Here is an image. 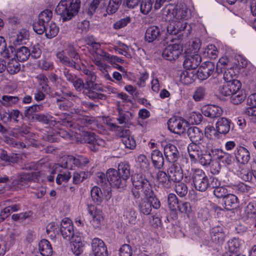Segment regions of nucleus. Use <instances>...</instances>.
I'll return each instance as SVG.
<instances>
[{
	"label": "nucleus",
	"instance_id": "nucleus-1",
	"mask_svg": "<svg viewBox=\"0 0 256 256\" xmlns=\"http://www.w3.org/2000/svg\"><path fill=\"white\" fill-rule=\"evenodd\" d=\"M83 72L86 76L85 82L83 80V94L93 100L106 99V95L100 93L103 92V88L97 82L95 73L88 69H84Z\"/></svg>",
	"mask_w": 256,
	"mask_h": 256
},
{
	"label": "nucleus",
	"instance_id": "nucleus-4",
	"mask_svg": "<svg viewBox=\"0 0 256 256\" xmlns=\"http://www.w3.org/2000/svg\"><path fill=\"white\" fill-rule=\"evenodd\" d=\"M66 50L70 58L64 54V51L59 52L56 54V57L60 62L66 66L73 68L76 70H80L82 60L74 45L72 44H68Z\"/></svg>",
	"mask_w": 256,
	"mask_h": 256
},
{
	"label": "nucleus",
	"instance_id": "nucleus-29",
	"mask_svg": "<svg viewBox=\"0 0 256 256\" xmlns=\"http://www.w3.org/2000/svg\"><path fill=\"white\" fill-rule=\"evenodd\" d=\"M212 240L215 242H221L224 240V233L222 226H217L213 228L210 231Z\"/></svg>",
	"mask_w": 256,
	"mask_h": 256
},
{
	"label": "nucleus",
	"instance_id": "nucleus-30",
	"mask_svg": "<svg viewBox=\"0 0 256 256\" xmlns=\"http://www.w3.org/2000/svg\"><path fill=\"white\" fill-rule=\"evenodd\" d=\"M118 116L116 118L120 124L125 126L128 124L132 116V114L128 111H123L120 108H118Z\"/></svg>",
	"mask_w": 256,
	"mask_h": 256
},
{
	"label": "nucleus",
	"instance_id": "nucleus-50",
	"mask_svg": "<svg viewBox=\"0 0 256 256\" xmlns=\"http://www.w3.org/2000/svg\"><path fill=\"white\" fill-rule=\"evenodd\" d=\"M58 31L59 28L56 24L54 22H51L46 28V36L48 38H52L57 35Z\"/></svg>",
	"mask_w": 256,
	"mask_h": 256
},
{
	"label": "nucleus",
	"instance_id": "nucleus-28",
	"mask_svg": "<svg viewBox=\"0 0 256 256\" xmlns=\"http://www.w3.org/2000/svg\"><path fill=\"white\" fill-rule=\"evenodd\" d=\"M151 158L154 166L158 169H161L164 164V158L162 152L154 150L151 153Z\"/></svg>",
	"mask_w": 256,
	"mask_h": 256
},
{
	"label": "nucleus",
	"instance_id": "nucleus-38",
	"mask_svg": "<svg viewBox=\"0 0 256 256\" xmlns=\"http://www.w3.org/2000/svg\"><path fill=\"white\" fill-rule=\"evenodd\" d=\"M56 104L61 110H68L72 106V102L64 96L57 98Z\"/></svg>",
	"mask_w": 256,
	"mask_h": 256
},
{
	"label": "nucleus",
	"instance_id": "nucleus-8",
	"mask_svg": "<svg viewBox=\"0 0 256 256\" xmlns=\"http://www.w3.org/2000/svg\"><path fill=\"white\" fill-rule=\"evenodd\" d=\"M192 178L195 188L200 192H204L208 188V177L202 170L194 171Z\"/></svg>",
	"mask_w": 256,
	"mask_h": 256
},
{
	"label": "nucleus",
	"instance_id": "nucleus-37",
	"mask_svg": "<svg viewBox=\"0 0 256 256\" xmlns=\"http://www.w3.org/2000/svg\"><path fill=\"white\" fill-rule=\"evenodd\" d=\"M15 55L18 60L24 62L30 56V50L28 48L22 46L15 50Z\"/></svg>",
	"mask_w": 256,
	"mask_h": 256
},
{
	"label": "nucleus",
	"instance_id": "nucleus-15",
	"mask_svg": "<svg viewBox=\"0 0 256 256\" xmlns=\"http://www.w3.org/2000/svg\"><path fill=\"white\" fill-rule=\"evenodd\" d=\"M60 230L64 238L70 241L74 238V226L71 220L68 218H64L62 220Z\"/></svg>",
	"mask_w": 256,
	"mask_h": 256
},
{
	"label": "nucleus",
	"instance_id": "nucleus-35",
	"mask_svg": "<svg viewBox=\"0 0 256 256\" xmlns=\"http://www.w3.org/2000/svg\"><path fill=\"white\" fill-rule=\"evenodd\" d=\"M200 148L198 144H190L188 145V150L192 160L194 162L198 160L202 152V150H200Z\"/></svg>",
	"mask_w": 256,
	"mask_h": 256
},
{
	"label": "nucleus",
	"instance_id": "nucleus-3",
	"mask_svg": "<svg viewBox=\"0 0 256 256\" xmlns=\"http://www.w3.org/2000/svg\"><path fill=\"white\" fill-rule=\"evenodd\" d=\"M80 0H61L56 8V12L61 16L64 21L71 20L80 8Z\"/></svg>",
	"mask_w": 256,
	"mask_h": 256
},
{
	"label": "nucleus",
	"instance_id": "nucleus-32",
	"mask_svg": "<svg viewBox=\"0 0 256 256\" xmlns=\"http://www.w3.org/2000/svg\"><path fill=\"white\" fill-rule=\"evenodd\" d=\"M224 200L225 208L228 210L236 208L238 206V199L234 194H228Z\"/></svg>",
	"mask_w": 256,
	"mask_h": 256
},
{
	"label": "nucleus",
	"instance_id": "nucleus-5",
	"mask_svg": "<svg viewBox=\"0 0 256 256\" xmlns=\"http://www.w3.org/2000/svg\"><path fill=\"white\" fill-rule=\"evenodd\" d=\"M169 21V24L167 26V32L170 35L175 36V38H172V40H182L183 34H180V32L184 30L188 31L186 33V35L190 33L192 26L190 24H188L184 20L172 19Z\"/></svg>",
	"mask_w": 256,
	"mask_h": 256
},
{
	"label": "nucleus",
	"instance_id": "nucleus-57",
	"mask_svg": "<svg viewBox=\"0 0 256 256\" xmlns=\"http://www.w3.org/2000/svg\"><path fill=\"white\" fill-rule=\"evenodd\" d=\"M233 156L227 152H224L222 156H220V161L224 164L225 166H229L233 164L234 162Z\"/></svg>",
	"mask_w": 256,
	"mask_h": 256
},
{
	"label": "nucleus",
	"instance_id": "nucleus-53",
	"mask_svg": "<svg viewBox=\"0 0 256 256\" xmlns=\"http://www.w3.org/2000/svg\"><path fill=\"white\" fill-rule=\"evenodd\" d=\"M138 208L140 212L145 215H148L152 212L151 205L148 200L142 199V201L138 204Z\"/></svg>",
	"mask_w": 256,
	"mask_h": 256
},
{
	"label": "nucleus",
	"instance_id": "nucleus-43",
	"mask_svg": "<svg viewBox=\"0 0 256 256\" xmlns=\"http://www.w3.org/2000/svg\"><path fill=\"white\" fill-rule=\"evenodd\" d=\"M230 96V102L233 104H238L244 100L246 96L245 93L240 89Z\"/></svg>",
	"mask_w": 256,
	"mask_h": 256
},
{
	"label": "nucleus",
	"instance_id": "nucleus-34",
	"mask_svg": "<svg viewBox=\"0 0 256 256\" xmlns=\"http://www.w3.org/2000/svg\"><path fill=\"white\" fill-rule=\"evenodd\" d=\"M39 250L43 256H51L52 249L50 242L46 239L42 240L39 243Z\"/></svg>",
	"mask_w": 256,
	"mask_h": 256
},
{
	"label": "nucleus",
	"instance_id": "nucleus-24",
	"mask_svg": "<svg viewBox=\"0 0 256 256\" xmlns=\"http://www.w3.org/2000/svg\"><path fill=\"white\" fill-rule=\"evenodd\" d=\"M170 182H180L183 178V173L182 168L173 164L168 171Z\"/></svg>",
	"mask_w": 256,
	"mask_h": 256
},
{
	"label": "nucleus",
	"instance_id": "nucleus-55",
	"mask_svg": "<svg viewBox=\"0 0 256 256\" xmlns=\"http://www.w3.org/2000/svg\"><path fill=\"white\" fill-rule=\"evenodd\" d=\"M176 8V6L172 4H169L166 6L162 10L163 14L166 15L168 18L170 17L168 20L174 19Z\"/></svg>",
	"mask_w": 256,
	"mask_h": 256
},
{
	"label": "nucleus",
	"instance_id": "nucleus-63",
	"mask_svg": "<svg viewBox=\"0 0 256 256\" xmlns=\"http://www.w3.org/2000/svg\"><path fill=\"white\" fill-rule=\"evenodd\" d=\"M175 191L180 197L184 196L188 193V188L184 183H177L175 185Z\"/></svg>",
	"mask_w": 256,
	"mask_h": 256
},
{
	"label": "nucleus",
	"instance_id": "nucleus-46",
	"mask_svg": "<svg viewBox=\"0 0 256 256\" xmlns=\"http://www.w3.org/2000/svg\"><path fill=\"white\" fill-rule=\"evenodd\" d=\"M122 0H110L106 8V12L108 14H114L122 4Z\"/></svg>",
	"mask_w": 256,
	"mask_h": 256
},
{
	"label": "nucleus",
	"instance_id": "nucleus-16",
	"mask_svg": "<svg viewBox=\"0 0 256 256\" xmlns=\"http://www.w3.org/2000/svg\"><path fill=\"white\" fill-rule=\"evenodd\" d=\"M242 84L239 80L226 82L219 88L220 92L226 96H230L240 90Z\"/></svg>",
	"mask_w": 256,
	"mask_h": 256
},
{
	"label": "nucleus",
	"instance_id": "nucleus-54",
	"mask_svg": "<svg viewBox=\"0 0 256 256\" xmlns=\"http://www.w3.org/2000/svg\"><path fill=\"white\" fill-rule=\"evenodd\" d=\"M81 136H82L81 142L88 143L92 146L96 136L94 133L84 130L82 132Z\"/></svg>",
	"mask_w": 256,
	"mask_h": 256
},
{
	"label": "nucleus",
	"instance_id": "nucleus-9",
	"mask_svg": "<svg viewBox=\"0 0 256 256\" xmlns=\"http://www.w3.org/2000/svg\"><path fill=\"white\" fill-rule=\"evenodd\" d=\"M166 160L170 162H176L180 158V153L177 148L173 144L166 142L162 143Z\"/></svg>",
	"mask_w": 256,
	"mask_h": 256
},
{
	"label": "nucleus",
	"instance_id": "nucleus-39",
	"mask_svg": "<svg viewBox=\"0 0 256 256\" xmlns=\"http://www.w3.org/2000/svg\"><path fill=\"white\" fill-rule=\"evenodd\" d=\"M188 8L186 6L176 5L174 20H182L187 16Z\"/></svg>",
	"mask_w": 256,
	"mask_h": 256
},
{
	"label": "nucleus",
	"instance_id": "nucleus-61",
	"mask_svg": "<svg viewBox=\"0 0 256 256\" xmlns=\"http://www.w3.org/2000/svg\"><path fill=\"white\" fill-rule=\"evenodd\" d=\"M212 160V156L208 154L202 152L197 161L204 166H209Z\"/></svg>",
	"mask_w": 256,
	"mask_h": 256
},
{
	"label": "nucleus",
	"instance_id": "nucleus-62",
	"mask_svg": "<svg viewBox=\"0 0 256 256\" xmlns=\"http://www.w3.org/2000/svg\"><path fill=\"white\" fill-rule=\"evenodd\" d=\"M204 53L209 58L215 59L218 56V50L214 45L210 44L205 50Z\"/></svg>",
	"mask_w": 256,
	"mask_h": 256
},
{
	"label": "nucleus",
	"instance_id": "nucleus-56",
	"mask_svg": "<svg viewBox=\"0 0 256 256\" xmlns=\"http://www.w3.org/2000/svg\"><path fill=\"white\" fill-rule=\"evenodd\" d=\"M52 13L50 10H45L39 14L38 20L40 22L48 23L52 18Z\"/></svg>",
	"mask_w": 256,
	"mask_h": 256
},
{
	"label": "nucleus",
	"instance_id": "nucleus-44",
	"mask_svg": "<svg viewBox=\"0 0 256 256\" xmlns=\"http://www.w3.org/2000/svg\"><path fill=\"white\" fill-rule=\"evenodd\" d=\"M91 196L94 202L98 204L102 200V194L100 188L95 186L91 190Z\"/></svg>",
	"mask_w": 256,
	"mask_h": 256
},
{
	"label": "nucleus",
	"instance_id": "nucleus-23",
	"mask_svg": "<svg viewBox=\"0 0 256 256\" xmlns=\"http://www.w3.org/2000/svg\"><path fill=\"white\" fill-rule=\"evenodd\" d=\"M75 167L74 156H68L62 158L60 164H56L53 166L52 173L60 172V168H64L70 170H72Z\"/></svg>",
	"mask_w": 256,
	"mask_h": 256
},
{
	"label": "nucleus",
	"instance_id": "nucleus-19",
	"mask_svg": "<svg viewBox=\"0 0 256 256\" xmlns=\"http://www.w3.org/2000/svg\"><path fill=\"white\" fill-rule=\"evenodd\" d=\"M187 134L192 141L191 144H200L204 138L202 131L198 127L190 126L187 130Z\"/></svg>",
	"mask_w": 256,
	"mask_h": 256
},
{
	"label": "nucleus",
	"instance_id": "nucleus-25",
	"mask_svg": "<svg viewBox=\"0 0 256 256\" xmlns=\"http://www.w3.org/2000/svg\"><path fill=\"white\" fill-rule=\"evenodd\" d=\"M235 156L236 160L242 164H247L250 158L248 150L243 146H239L236 148Z\"/></svg>",
	"mask_w": 256,
	"mask_h": 256
},
{
	"label": "nucleus",
	"instance_id": "nucleus-22",
	"mask_svg": "<svg viewBox=\"0 0 256 256\" xmlns=\"http://www.w3.org/2000/svg\"><path fill=\"white\" fill-rule=\"evenodd\" d=\"M184 122L180 118L175 117L170 118L168 122V130L174 134H180L184 130L183 127Z\"/></svg>",
	"mask_w": 256,
	"mask_h": 256
},
{
	"label": "nucleus",
	"instance_id": "nucleus-26",
	"mask_svg": "<svg viewBox=\"0 0 256 256\" xmlns=\"http://www.w3.org/2000/svg\"><path fill=\"white\" fill-rule=\"evenodd\" d=\"M160 36V28L155 26L148 27L145 34V40L148 42H152L158 40Z\"/></svg>",
	"mask_w": 256,
	"mask_h": 256
},
{
	"label": "nucleus",
	"instance_id": "nucleus-49",
	"mask_svg": "<svg viewBox=\"0 0 256 256\" xmlns=\"http://www.w3.org/2000/svg\"><path fill=\"white\" fill-rule=\"evenodd\" d=\"M145 198L148 201L151 205V208L152 207L154 209L158 210L160 207L161 204L160 200L156 197L154 190L152 191L151 194L149 196H144Z\"/></svg>",
	"mask_w": 256,
	"mask_h": 256
},
{
	"label": "nucleus",
	"instance_id": "nucleus-27",
	"mask_svg": "<svg viewBox=\"0 0 256 256\" xmlns=\"http://www.w3.org/2000/svg\"><path fill=\"white\" fill-rule=\"evenodd\" d=\"M230 120L226 118H219L216 123L217 132L220 134H226L230 130Z\"/></svg>",
	"mask_w": 256,
	"mask_h": 256
},
{
	"label": "nucleus",
	"instance_id": "nucleus-2",
	"mask_svg": "<svg viewBox=\"0 0 256 256\" xmlns=\"http://www.w3.org/2000/svg\"><path fill=\"white\" fill-rule=\"evenodd\" d=\"M132 188L131 192L134 200L137 203L141 198L140 190L144 196H149L153 190L150 182L140 174H135L132 177Z\"/></svg>",
	"mask_w": 256,
	"mask_h": 256
},
{
	"label": "nucleus",
	"instance_id": "nucleus-20",
	"mask_svg": "<svg viewBox=\"0 0 256 256\" xmlns=\"http://www.w3.org/2000/svg\"><path fill=\"white\" fill-rule=\"evenodd\" d=\"M202 112L206 116L210 118L220 117L222 114L221 108L216 105H206L202 108Z\"/></svg>",
	"mask_w": 256,
	"mask_h": 256
},
{
	"label": "nucleus",
	"instance_id": "nucleus-12",
	"mask_svg": "<svg viewBox=\"0 0 256 256\" xmlns=\"http://www.w3.org/2000/svg\"><path fill=\"white\" fill-rule=\"evenodd\" d=\"M182 52V46L178 44H170L163 50L162 55L164 58L168 60H175Z\"/></svg>",
	"mask_w": 256,
	"mask_h": 256
},
{
	"label": "nucleus",
	"instance_id": "nucleus-41",
	"mask_svg": "<svg viewBox=\"0 0 256 256\" xmlns=\"http://www.w3.org/2000/svg\"><path fill=\"white\" fill-rule=\"evenodd\" d=\"M9 74H14L18 72L20 70V66L18 62L12 58L8 62L6 66Z\"/></svg>",
	"mask_w": 256,
	"mask_h": 256
},
{
	"label": "nucleus",
	"instance_id": "nucleus-13",
	"mask_svg": "<svg viewBox=\"0 0 256 256\" xmlns=\"http://www.w3.org/2000/svg\"><path fill=\"white\" fill-rule=\"evenodd\" d=\"M62 73L66 80L72 84L75 90L77 92H82L83 94V88L82 87L83 86V80L72 72L67 68L63 69Z\"/></svg>",
	"mask_w": 256,
	"mask_h": 256
},
{
	"label": "nucleus",
	"instance_id": "nucleus-45",
	"mask_svg": "<svg viewBox=\"0 0 256 256\" xmlns=\"http://www.w3.org/2000/svg\"><path fill=\"white\" fill-rule=\"evenodd\" d=\"M72 243V250L76 255H79L82 252V244L80 240V238L76 237L70 240Z\"/></svg>",
	"mask_w": 256,
	"mask_h": 256
},
{
	"label": "nucleus",
	"instance_id": "nucleus-21",
	"mask_svg": "<svg viewBox=\"0 0 256 256\" xmlns=\"http://www.w3.org/2000/svg\"><path fill=\"white\" fill-rule=\"evenodd\" d=\"M42 104H34L28 106L24 111V116L30 122L35 121L36 117L38 114V112L44 110Z\"/></svg>",
	"mask_w": 256,
	"mask_h": 256
},
{
	"label": "nucleus",
	"instance_id": "nucleus-36",
	"mask_svg": "<svg viewBox=\"0 0 256 256\" xmlns=\"http://www.w3.org/2000/svg\"><path fill=\"white\" fill-rule=\"evenodd\" d=\"M156 180L162 186L166 188H170L172 184L169 178V176L160 170L156 174Z\"/></svg>",
	"mask_w": 256,
	"mask_h": 256
},
{
	"label": "nucleus",
	"instance_id": "nucleus-18",
	"mask_svg": "<svg viewBox=\"0 0 256 256\" xmlns=\"http://www.w3.org/2000/svg\"><path fill=\"white\" fill-rule=\"evenodd\" d=\"M92 251L95 256H108V250L104 242L94 238L92 242Z\"/></svg>",
	"mask_w": 256,
	"mask_h": 256
},
{
	"label": "nucleus",
	"instance_id": "nucleus-14",
	"mask_svg": "<svg viewBox=\"0 0 256 256\" xmlns=\"http://www.w3.org/2000/svg\"><path fill=\"white\" fill-rule=\"evenodd\" d=\"M38 176V172L22 173L18 176L16 179L14 180L12 183L13 185L20 188L26 186L28 182L36 181Z\"/></svg>",
	"mask_w": 256,
	"mask_h": 256
},
{
	"label": "nucleus",
	"instance_id": "nucleus-60",
	"mask_svg": "<svg viewBox=\"0 0 256 256\" xmlns=\"http://www.w3.org/2000/svg\"><path fill=\"white\" fill-rule=\"evenodd\" d=\"M28 37V32L24 30H21L17 34L16 38L14 40L13 44L16 46L22 43L24 40H26Z\"/></svg>",
	"mask_w": 256,
	"mask_h": 256
},
{
	"label": "nucleus",
	"instance_id": "nucleus-52",
	"mask_svg": "<svg viewBox=\"0 0 256 256\" xmlns=\"http://www.w3.org/2000/svg\"><path fill=\"white\" fill-rule=\"evenodd\" d=\"M240 240L233 238L228 242V246L230 252L236 253L238 252L240 248Z\"/></svg>",
	"mask_w": 256,
	"mask_h": 256
},
{
	"label": "nucleus",
	"instance_id": "nucleus-31",
	"mask_svg": "<svg viewBox=\"0 0 256 256\" xmlns=\"http://www.w3.org/2000/svg\"><path fill=\"white\" fill-rule=\"evenodd\" d=\"M123 216L130 224H134L136 223V214L132 206H127L124 208Z\"/></svg>",
	"mask_w": 256,
	"mask_h": 256
},
{
	"label": "nucleus",
	"instance_id": "nucleus-11",
	"mask_svg": "<svg viewBox=\"0 0 256 256\" xmlns=\"http://www.w3.org/2000/svg\"><path fill=\"white\" fill-rule=\"evenodd\" d=\"M106 175L108 182L112 186L122 188L126 186L127 182L121 177L116 170L108 169L106 172Z\"/></svg>",
	"mask_w": 256,
	"mask_h": 256
},
{
	"label": "nucleus",
	"instance_id": "nucleus-10",
	"mask_svg": "<svg viewBox=\"0 0 256 256\" xmlns=\"http://www.w3.org/2000/svg\"><path fill=\"white\" fill-rule=\"evenodd\" d=\"M214 69L215 66L213 62H206L203 63L197 70H195L196 78L200 80H205L213 73Z\"/></svg>",
	"mask_w": 256,
	"mask_h": 256
},
{
	"label": "nucleus",
	"instance_id": "nucleus-47",
	"mask_svg": "<svg viewBox=\"0 0 256 256\" xmlns=\"http://www.w3.org/2000/svg\"><path fill=\"white\" fill-rule=\"evenodd\" d=\"M19 98L16 96H3L1 100V104L5 106H10L18 102Z\"/></svg>",
	"mask_w": 256,
	"mask_h": 256
},
{
	"label": "nucleus",
	"instance_id": "nucleus-64",
	"mask_svg": "<svg viewBox=\"0 0 256 256\" xmlns=\"http://www.w3.org/2000/svg\"><path fill=\"white\" fill-rule=\"evenodd\" d=\"M244 214L248 218L254 216L256 214V203L250 202L245 208Z\"/></svg>",
	"mask_w": 256,
	"mask_h": 256
},
{
	"label": "nucleus",
	"instance_id": "nucleus-7",
	"mask_svg": "<svg viewBox=\"0 0 256 256\" xmlns=\"http://www.w3.org/2000/svg\"><path fill=\"white\" fill-rule=\"evenodd\" d=\"M108 125L111 130L120 132V134L122 138V142L126 148L133 150L136 148V142L134 138L130 135L129 130H124L122 126H117L113 123H108Z\"/></svg>",
	"mask_w": 256,
	"mask_h": 256
},
{
	"label": "nucleus",
	"instance_id": "nucleus-33",
	"mask_svg": "<svg viewBox=\"0 0 256 256\" xmlns=\"http://www.w3.org/2000/svg\"><path fill=\"white\" fill-rule=\"evenodd\" d=\"M118 172L127 182L130 176V166L128 163L124 162L120 163L118 166Z\"/></svg>",
	"mask_w": 256,
	"mask_h": 256
},
{
	"label": "nucleus",
	"instance_id": "nucleus-40",
	"mask_svg": "<svg viewBox=\"0 0 256 256\" xmlns=\"http://www.w3.org/2000/svg\"><path fill=\"white\" fill-rule=\"evenodd\" d=\"M0 158L8 163H16L18 160L17 154H8L6 151L4 150H0Z\"/></svg>",
	"mask_w": 256,
	"mask_h": 256
},
{
	"label": "nucleus",
	"instance_id": "nucleus-59",
	"mask_svg": "<svg viewBox=\"0 0 256 256\" xmlns=\"http://www.w3.org/2000/svg\"><path fill=\"white\" fill-rule=\"evenodd\" d=\"M168 202L170 209L172 210H176L180 203L177 197L174 194H168Z\"/></svg>",
	"mask_w": 256,
	"mask_h": 256
},
{
	"label": "nucleus",
	"instance_id": "nucleus-6",
	"mask_svg": "<svg viewBox=\"0 0 256 256\" xmlns=\"http://www.w3.org/2000/svg\"><path fill=\"white\" fill-rule=\"evenodd\" d=\"M56 116H58V118L53 120V116L48 114H38L37 116L36 117L35 120L41 122L44 124H50L54 126L59 124L66 128H72L74 126L72 121L68 119L67 118H66L64 115L58 116L56 114Z\"/></svg>",
	"mask_w": 256,
	"mask_h": 256
},
{
	"label": "nucleus",
	"instance_id": "nucleus-58",
	"mask_svg": "<svg viewBox=\"0 0 256 256\" xmlns=\"http://www.w3.org/2000/svg\"><path fill=\"white\" fill-rule=\"evenodd\" d=\"M206 94L205 88L199 86L196 88L193 94V98L195 101L199 102L204 99Z\"/></svg>",
	"mask_w": 256,
	"mask_h": 256
},
{
	"label": "nucleus",
	"instance_id": "nucleus-17",
	"mask_svg": "<svg viewBox=\"0 0 256 256\" xmlns=\"http://www.w3.org/2000/svg\"><path fill=\"white\" fill-rule=\"evenodd\" d=\"M202 61L200 56L198 54L186 55L183 65L188 70H195Z\"/></svg>",
	"mask_w": 256,
	"mask_h": 256
},
{
	"label": "nucleus",
	"instance_id": "nucleus-48",
	"mask_svg": "<svg viewBox=\"0 0 256 256\" xmlns=\"http://www.w3.org/2000/svg\"><path fill=\"white\" fill-rule=\"evenodd\" d=\"M194 72L195 70H188L184 72L183 75L182 76V79L184 84H188L194 81L196 78Z\"/></svg>",
	"mask_w": 256,
	"mask_h": 256
},
{
	"label": "nucleus",
	"instance_id": "nucleus-42",
	"mask_svg": "<svg viewBox=\"0 0 256 256\" xmlns=\"http://www.w3.org/2000/svg\"><path fill=\"white\" fill-rule=\"evenodd\" d=\"M36 78L40 86L38 88L42 90L46 93L48 92L50 90V87L48 84V80L46 76L44 74H40L36 76Z\"/></svg>",
	"mask_w": 256,
	"mask_h": 256
},
{
	"label": "nucleus",
	"instance_id": "nucleus-51",
	"mask_svg": "<svg viewBox=\"0 0 256 256\" xmlns=\"http://www.w3.org/2000/svg\"><path fill=\"white\" fill-rule=\"evenodd\" d=\"M89 173L84 172H74L73 174V183L75 184L82 182L84 180L88 178Z\"/></svg>",
	"mask_w": 256,
	"mask_h": 256
}]
</instances>
